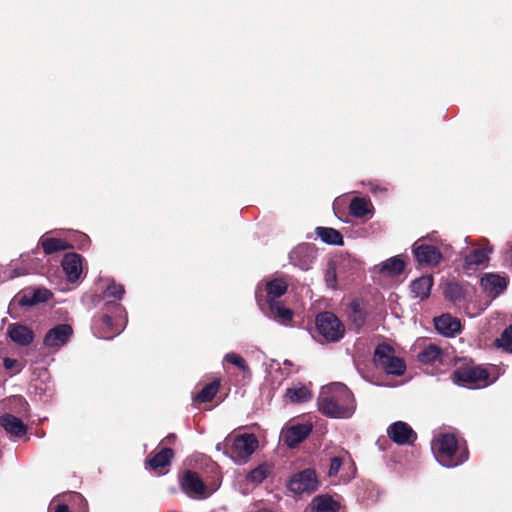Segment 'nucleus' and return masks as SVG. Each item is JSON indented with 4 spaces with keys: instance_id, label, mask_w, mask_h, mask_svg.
<instances>
[{
    "instance_id": "1",
    "label": "nucleus",
    "mask_w": 512,
    "mask_h": 512,
    "mask_svg": "<svg viewBox=\"0 0 512 512\" xmlns=\"http://www.w3.org/2000/svg\"><path fill=\"white\" fill-rule=\"evenodd\" d=\"M125 293L124 287L111 281L103 291V299L107 300L106 310L101 319L93 325L94 334L101 339H112L125 328L127 314L122 305L117 301L121 300Z\"/></svg>"
},
{
    "instance_id": "2",
    "label": "nucleus",
    "mask_w": 512,
    "mask_h": 512,
    "mask_svg": "<svg viewBox=\"0 0 512 512\" xmlns=\"http://www.w3.org/2000/svg\"><path fill=\"white\" fill-rule=\"evenodd\" d=\"M319 410L332 418H350L356 409L353 394L346 385L335 382L323 386L318 398Z\"/></svg>"
},
{
    "instance_id": "3",
    "label": "nucleus",
    "mask_w": 512,
    "mask_h": 512,
    "mask_svg": "<svg viewBox=\"0 0 512 512\" xmlns=\"http://www.w3.org/2000/svg\"><path fill=\"white\" fill-rule=\"evenodd\" d=\"M431 450L440 465L454 468L468 459V449L464 440L452 433H437L431 442Z\"/></svg>"
},
{
    "instance_id": "4",
    "label": "nucleus",
    "mask_w": 512,
    "mask_h": 512,
    "mask_svg": "<svg viewBox=\"0 0 512 512\" xmlns=\"http://www.w3.org/2000/svg\"><path fill=\"white\" fill-rule=\"evenodd\" d=\"M257 447L258 440L253 434L228 436L216 445L218 451H222L239 465L246 463Z\"/></svg>"
},
{
    "instance_id": "5",
    "label": "nucleus",
    "mask_w": 512,
    "mask_h": 512,
    "mask_svg": "<svg viewBox=\"0 0 512 512\" xmlns=\"http://www.w3.org/2000/svg\"><path fill=\"white\" fill-rule=\"evenodd\" d=\"M490 376L491 372L481 365L466 366L453 373L454 382L468 388L486 387L498 378V375L492 378Z\"/></svg>"
},
{
    "instance_id": "6",
    "label": "nucleus",
    "mask_w": 512,
    "mask_h": 512,
    "mask_svg": "<svg viewBox=\"0 0 512 512\" xmlns=\"http://www.w3.org/2000/svg\"><path fill=\"white\" fill-rule=\"evenodd\" d=\"M437 242L434 234L421 237L411 247L415 260L421 266L436 267L443 260V254L433 243Z\"/></svg>"
},
{
    "instance_id": "7",
    "label": "nucleus",
    "mask_w": 512,
    "mask_h": 512,
    "mask_svg": "<svg viewBox=\"0 0 512 512\" xmlns=\"http://www.w3.org/2000/svg\"><path fill=\"white\" fill-rule=\"evenodd\" d=\"M373 360L387 374L401 376L406 371L404 360L396 356L393 348L387 344H379L375 348Z\"/></svg>"
},
{
    "instance_id": "8",
    "label": "nucleus",
    "mask_w": 512,
    "mask_h": 512,
    "mask_svg": "<svg viewBox=\"0 0 512 512\" xmlns=\"http://www.w3.org/2000/svg\"><path fill=\"white\" fill-rule=\"evenodd\" d=\"M316 330L323 342H339L345 334L344 324L331 312L319 313L316 317Z\"/></svg>"
},
{
    "instance_id": "9",
    "label": "nucleus",
    "mask_w": 512,
    "mask_h": 512,
    "mask_svg": "<svg viewBox=\"0 0 512 512\" xmlns=\"http://www.w3.org/2000/svg\"><path fill=\"white\" fill-rule=\"evenodd\" d=\"M72 336L73 328L69 324H57L46 332L43 346L50 353L58 352L70 342Z\"/></svg>"
},
{
    "instance_id": "10",
    "label": "nucleus",
    "mask_w": 512,
    "mask_h": 512,
    "mask_svg": "<svg viewBox=\"0 0 512 512\" xmlns=\"http://www.w3.org/2000/svg\"><path fill=\"white\" fill-rule=\"evenodd\" d=\"M261 287L256 289V299L261 310L271 319L282 325H288L293 318V311L286 308L281 301L263 303L260 295Z\"/></svg>"
},
{
    "instance_id": "11",
    "label": "nucleus",
    "mask_w": 512,
    "mask_h": 512,
    "mask_svg": "<svg viewBox=\"0 0 512 512\" xmlns=\"http://www.w3.org/2000/svg\"><path fill=\"white\" fill-rule=\"evenodd\" d=\"M316 473L312 469H305L295 473L288 482V489L295 494L311 493L317 489Z\"/></svg>"
},
{
    "instance_id": "12",
    "label": "nucleus",
    "mask_w": 512,
    "mask_h": 512,
    "mask_svg": "<svg viewBox=\"0 0 512 512\" xmlns=\"http://www.w3.org/2000/svg\"><path fill=\"white\" fill-rule=\"evenodd\" d=\"M317 258V249L308 243L296 246L289 254L292 265L303 271L309 270Z\"/></svg>"
},
{
    "instance_id": "13",
    "label": "nucleus",
    "mask_w": 512,
    "mask_h": 512,
    "mask_svg": "<svg viewBox=\"0 0 512 512\" xmlns=\"http://www.w3.org/2000/svg\"><path fill=\"white\" fill-rule=\"evenodd\" d=\"M389 438L398 445H409L417 439L416 432L412 427L403 421L392 423L387 428Z\"/></svg>"
},
{
    "instance_id": "14",
    "label": "nucleus",
    "mask_w": 512,
    "mask_h": 512,
    "mask_svg": "<svg viewBox=\"0 0 512 512\" xmlns=\"http://www.w3.org/2000/svg\"><path fill=\"white\" fill-rule=\"evenodd\" d=\"M261 287L260 295L263 303L277 301L288 289V283L281 278H275L257 286Z\"/></svg>"
},
{
    "instance_id": "15",
    "label": "nucleus",
    "mask_w": 512,
    "mask_h": 512,
    "mask_svg": "<svg viewBox=\"0 0 512 512\" xmlns=\"http://www.w3.org/2000/svg\"><path fill=\"white\" fill-rule=\"evenodd\" d=\"M404 269V260L400 256H393L375 265L372 268V273L379 274L385 278H393L402 274Z\"/></svg>"
},
{
    "instance_id": "16",
    "label": "nucleus",
    "mask_w": 512,
    "mask_h": 512,
    "mask_svg": "<svg viewBox=\"0 0 512 512\" xmlns=\"http://www.w3.org/2000/svg\"><path fill=\"white\" fill-rule=\"evenodd\" d=\"M183 491L191 497H206V486L199 475L192 471H187L181 480Z\"/></svg>"
},
{
    "instance_id": "17",
    "label": "nucleus",
    "mask_w": 512,
    "mask_h": 512,
    "mask_svg": "<svg viewBox=\"0 0 512 512\" xmlns=\"http://www.w3.org/2000/svg\"><path fill=\"white\" fill-rule=\"evenodd\" d=\"M492 251L493 248L489 244H486L485 247L482 248L473 249L464 257V270L469 272L480 266H485L489 261V255L492 253Z\"/></svg>"
},
{
    "instance_id": "18",
    "label": "nucleus",
    "mask_w": 512,
    "mask_h": 512,
    "mask_svg": "<svg viewBox=\"0 0 512 512\" xmlns=\"http://www.w3.org/2000/svg\"><path fill=\"white\" fill-rule=\"evenodd\" d=\"M480 284L484 292L491 298H496L507 287V280L494 273H486L481 277Z\"/></svg>"
},
{
    "instance_id": "19",
    "label": "nucleus",
    "mask_w": 512,
    "mask_h": 512,
    "mask_svg": "<svg viewBox=\"0 0 512 512\" xmlns=\"http://www.w3.org/2000/svg\"><path fill=\"white\" fill-rule=\"evenodd\" d=\"M312 431L310 424H297L282 431L284 442L289 447H295L301 443Z\"/></svg>"
},
{
    "instance_id": "20",
    "label": "nucleus",
    "mask_w": 512,
    "mask_h": 512,
    "mask_svg": "<svg viewBox=\"0 0 512 512\" xmlns=\"http://www.w3.org/2000/svg\"><path fill=\"white\" fill-rule=\"evenodd\" d=\"M445 298L454 305H460L466 300L468 285L456 280L447 281L443 288Z\"/></svg>"
},
{
    "instance_id": "21",
    "label": "nucleus",
    "mask_w": 512,
    "mask_h": 512,
    "mask_svg": "<svg viewBox=\"0 0 512 512\" xmlns=\"http://www.w3.org/2000/svg\"><path fill=\"white\" fill-rule=\"evenodd\" d=\"M63 270L70 282L77 281L83 271L82 257L77 253H67L62 260Z\"/></svg>"
},
{
    "instance_id": "22",
    "label": "nucleus",
    "mask_w": 512,
    "mask_h": 512,
    "mask_svg": "<svg viewBox=\"0 0 512 512\" xmlns=\"http://www.w3.org/2000/svg\"><path fill=\"white\" fill-rule=\"evenodd\" d=\"M436 330L447 337H453L461 331L460 321L450 314H443L434 319Z\"/></svg>"
},
{
    "instance_id": "23",
    "label": "nucleus",
    "mask_w": 512,
    "mask_h": 512,
    "mask_svg": "<svg viewBox=\"0 0 512 512\" xmlns=\"http://www.w3.org/2000/svg\"><path fill=\"white\" fill-rule=\"evenodd\" d=\"M7 334L14 343L20 346H28L34 340L33 331L18 323L9 325Z\"/></svg>"
},
{
    "instance_id": "24",
    "label": "nucleus",
    "mask_w": 512,
    "mask_h": 512,
    "mask_svg": "<svg viewBox=\"0 0 512 512\" xmlns=\"http://www.w3.org/2000/svg\"><path fill=\"white\" fill-rule=\"evenodd\" d=\"M52 296L46 288H36L24 291L18 296V302L22 306H32L47 301Z\"/></svg>"
},
{
    "instance_id": "25",
    "label": "nucleus",
    "mask_w": 512,
    "mask_h": 512,
    "mask_svg": "<svg viewBox=\"0 0 512 512\" xmlns=\"http://www.w3.org/2000/svg\"><path fill=\"white\" fill-rule=\"evenodd\" d=\"M349 212L356 218L372 217L374 207L370 199L365 197H354L349 205Z\"/></svg>"
},
{
    "instance_id": "26",
    "label": "nucleus",
    "mask_w": 512,
    "mask_h": 512,
    "mask_svg": "<svg viewBox=\"0 0 512 512\" xmlns=\"http://www.w3.org/2000/svg\"><path fill=\"white\" fill-rule=\"evenodd\" d=\"M0 425L12 436L21 437L26 434L27 428L23 422L11 414L0 417Z\"/></svg>"
},
{
    "instance_id": "27",
    "label": "nucleus",
    "mask_w": 512,
    "mask_h": 512,
    "mask_svg": "<svg viewBox=\"0 0 512 512\" xmlns=\"http://www.w3.org/2000/svg\"><path fill=\"white\" fill-rule=\"evenodd\" d=\"M312 397L310 389L301 383L293 384L286 389L285 398L290 403H303L309 401Z\"/></svg>"
},
{
    "instance_id": "28",
    "label": "nucleus",
    "mask_w": 512,
    "mask_h": 512,
    "mask_svg": "<svg viewBox=\"0 0 512 512\" xmlns=\"http://www.w3.org/2000/svg\"><path fill=\"white\" fill-rule=\"evenodd\" d=\"M433 286V277L431 275L422 276L411 283V293L420 300L426 299Z\"/></svg>"
},
{
    "instance_id": "29",
    "label": "nucleus",
    "mask_w": 512,
    "mask_h": 512,
    "mask_svg": "<svg viewBox=\"0 0 512 512\" xmlns=\"http://www.w3.org/2000/svg\"><path fill=\"white\" fill-rule=\"evenodd\" d=\"M339 503L329 495L316 496L310 505L311 512H337Z\"/></svg>"
},
{
    "instance_id": "30",
    "label": "nucleus",
    "mask_w": 512,
    "mask_h": 512,
    "mask_svg": "<svg viewBox=\"0 0 512 512\" xmlns=\"http://www.w3.org/2000/svg\"><path fill=\"white\" fill-rule=\"evenodd\" d=\"M417 358L423 364L443 362V352L436 344L429 343L418 353Z\"/></svg>"
},
{
    "instance_id": "31",
    "label": "nucleus",
    "mask_w": 512,
    "mask_h": 512,
    "mask_svg": "<svg viewBox=\"0 0 512 512\" xmlns=\"http://www.w3.org/2000/svg\"><path fill=\"white\" fill-rule=\"evenodd\" d=\"M316 235L325 243L330 245H342L343 237L339 231L329 227H317Z\"/></svg>"
},
{
    "instance_id": "32",
    "label": "nucleus",
    "mask_w": 512,
    "mask_h": 512,
    "mask_svg": "<svg viewBox=\"0 0 512 512\" xmlns=\"http://www.w3.org/2000/svg\"><path fill=\"white\" fill-rule=\"evenodd\" d=\"M173 455L174 453L172 449L163 448L148 460V464L153 470L164 468L170 464Z\"/></svg>"
},
{
    "instance_id": "33",
    "label": "nucleus",
    "mask_w": 512,
    "mask_h": 512,
    "mask_svg": "<svg viewBox=\"0 0 512 512\" xmlns=\"http://www.w3.org/2000/svg\"><path fill=\"white\" fill-rule=\"evenodd\" d=\"M272 472V468L268 464H261L253 469L248 475L247 480L254 484H261Z\"/></svg>"
},
{
    "instance_id": "34",
    "label": "nucleus",
    "mask_w": 512,
    "mask_h": 512,
    "mask_svg": "<svg viewBox=\"0 0 512 512\" xmlns=\"http://www.w3.org/2000/svg\"><path fill=\"white\" fill-rule=\"evenodd\" d=\"M40 244L47 255L67 248L66 243L57 238H41Z\"/></svg>"
},
{
    "instance_id": "35",
    "label": "nucleus",
    "mask_w": 512,
    "mask_h": 512,
    "mask_svg": "<svg viewBox=\"0 0 512 512\" xmlns=\"http://www.w3.org/2000/svg\"><path fill=\"white\" fill-rule=\"evenodd\" d=\"M349 316L356 327H362L366 321V312L356 301L349 306Z\"/></svg>"
},
{
    "instance_id": "36",
    "label": "nucleus",
    "mask_w": 512,
    "mask_h": 512,
    "mask_svg": "<svg viewBox=\"0 0 512 512\" xmlns=\"http://www.w3.org/2000/svg\"><path fill=\"white\" fill-rule=\"evenodd\" d=\"M495 345L503 351L512 354V324L495 340Z\"/></svg>"
},
{
    "instance_id": "37",
    "label": "nucleus",
    "mask_w": 512,
    "mask_h": 512,
    "mask_svg": "<svg viewBox=\"0 0 512 512\" xmlns=\"http://www.w3.org/2000/svg\"><path fill=\"white\" fill-rule=\"evenodd\" d=\"M219 389V382L214 381L207 384L196 396V400L200 402H209L216 395Z\"/></svg>"
},
{
    "instance_id": "38",
    "label": "nucleus",
    "mask_w": 512,
    "mask_h": 512,
    "mask_svg": "<svg viewBox=\"0 0 512 512\" xmlns=\"http://www.w3.org/2000/svg\"><path fill=\"white\" fill-rule=\"evenodd\" d=\"M224 361L235 365L239 369H241L243 372H249V367L246 363V361L238 354L236 353H227L224 356Z\"/></svg>"
},
{
    "instance_id": "39",
    "label": "nucleus",
    "mask_w": 512,
    "mask_h": 512,
    "mask_svg": "<svg viewBox=\"0 0 512 512\" xmlns=\"http://www.w3.org/2000/svg\"><path fill=\"white\" fill-rule=\"evenodd\" d=\"M325 282L328 287L335 289L337 285V274H336V267L333 262H329L327 269L325 271Z\"/></svg>"
},
{
    "instance_id": "40",
    "label": "nucleus",
    "mask_w": 512,
    "mask_h": 512,
    "mask_svg": "<svg viewBox=\"0 0 512 512\" xmlns=\"http://www.w3.org/2000/svg\"><path fill=\"white\" fill-rule=\"evenodd\" d=\"M344 465V460L342 457H333L330 460V466L328 470V476L334 477L337 476L340 472L341 467Z\"/></svg>"
},
{
    "instance_id": "41",
    "label": "nucleus",
    "mask_w": 512,
    "mask_h": 512,
    "mask_svg": "<svg viewBox=\"0 0 512 512\" xmlns=\"http://www.w3.org/2000/svg\"><path fill=\"white\" fill-rule=\"evenodd\" d=\"M30 269L27 268V267H15L11 270L10 274L6 277L7 279H12V278H15V277H19V276H22V275H25L27 273H29Z\"/></svg>"
},
{
    "instance_id": "42",
    "label": "nucleus",
    "mask_w": 512,
    "mask_h": 512,
    "mask_svg": "<svg viewBox=\"0 0 512 512\" xmlns=\"http://www.w3.org/2000/svg\"><path fill=\"white\" fill-rule=\"evenodd\" d=\"M50 510L53 512H71L67 504L56 501L50 504Z\"/></svg>"
},
{
    "instance_id": "43",
    "label": "nucleus",
    "mask_w": 512,
    "mask_h": 512,
    "mask_svg": "<svg viewBox=\"0 0 512 512\" xmlns=\"http://www.w3.org/2000/svg\"><path fill=\"white\" fill-rule=\"evenodd\" d=\"M18 365L17 360L11 358H4V366L7 370H11Z\"/></svg>"
},
{
    "instance_id": "44",
    "label": "nucleus",
    "mask_w": 512,
    "mask_h": 512,
    "mask_svg": "<svg viewBox=\"0 0 512 512\" xmlns=\"http://www.w3.org/2000/svg\"><path fill=\"white\" fill-rule=\"evenodd\" d=\"M70 497H71L74 501H76V500H78V501H83L82 496H81L80 494H78V493H73V494H71V495H70Z\"/></svg>"
},
{
    "instance_id": "45",
    "label": "nucleus",
    "mask_w": 512,
    "mask_h": 512,
    "mask_svg": "<svg viewBox=\"0 0 512 512\" xmlns=\"http://www.w3.org/2000/svg\"><path fill=\"white\" fill-rule=\"evenodd\" d=\"M175 438H176V436H175L174 434H170V435H168V436L166 437V440H167L168 442H172V441H174V440H175Z\"/></svg>"
},
{
    "instance_id": "46",
    "label": "nucleus",
    "mask_w": 512,
    "mask_h": 512,
    "mask_svg": "<svg viewBox=\"0 0 512 512\" xmlns=\"http://www.w3.org/2000/svg\"><path fill=\"white\" fill-rule=\"evenodd\" d=\"M81 237H82L85 241H87V240H88V239H87V237H86V235H81Z\"/></svg>"
}]
</instances>
